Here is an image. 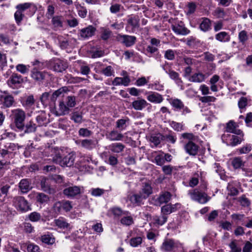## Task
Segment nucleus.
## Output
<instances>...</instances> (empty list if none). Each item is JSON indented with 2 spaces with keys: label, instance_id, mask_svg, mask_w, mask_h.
I'll list each match as a JSON object with an SVG mask.
<instances>
[{
  "label": "nucleus",
  "instance_id": "nucleus-1",
  "mask_svg": "<svg viewBox=\"0 0 252 252\" xmlns=\"http://www.w3.org/2000/svg\"><path fill=\"white\" fill-rule=\"evenodd\" d=\"M153 192L152 188L149 183H143L138 192L129 195L128 197L130 202L135 206L143 204V200L146 199Z\"/></svg>",
  "mask_w": 252,
  "mask_h": 252
},
{
  "label": "nucleus",
  "instance_id": "nucleus-2",
  "mask_svg": "<svg viewBox=\"0 0 252 252\" xmlns=\"http://www.w3.org/2000/svg\"><path fill=\"white\" fill-rule=\"evenodd\" d=\"M76 104V97L74 95H68L65 100L59 101L58 107L55 108L54 113L57 116H64L69 114L70 108L75 107Z\"/></svg>",
  "mask_w": 252,
  "mask_h": 252
},
{
  "label": "nucleus",
  "instance_id": "nucleus-3",
  "mask_svg": "<svg viewBox=\"0 0 252 252\" xmlns=\"http://www.w3.org/2000/svg\"><path fill=\"white\" fill-rule=\"evenodd\" d=\"M10 118L14 126L20 131L25 129V121L26 118V112L22 109L16 108L11 110Z\"/></svg>",
  "mask_w": 252,
  "mask_h": 252
},
{
  "label": "nucleus",
  "instance_id": "nucleus-4",
  "mask_svg": "<svg viewBox=\"0 0 252 252\" xmlns=\"http://www.w3.org/2000/svg\"><path fill=\"white\" fill-rule=\"evenodd\" d=\"M75 155L70 153L62 157L60 154H56L52 158L53 161L62 167H71L74 164Z\"/></svg>",
  "mask_w": 252,
  "mask_h": 252
},
{
  "label": "nucleus",
  "instance_id": "nucleus-5",
  "mask_svg": "<svg viewBox=\"0 0 252 252\" xmlns=\"http://www.w3.org/2000/svg\"><path fill=\"white\" fill-rule=\"evenodd\" d=\"M169 102L172 107L173 110L175 112H180L181 115L187 116L190 115L192 111L180 99L171 98L169 99Z\"/></svg>",
  "mask_w": 252,
  "mask_h": 252
},
{
  "label": "nucleus",
  "instance_id": "nucleus-6",
  "mask_svg": "<svg viewBox=\"0 0 252 252\" xmlns=\"http://www.w3.org/2000/svg\"><path fill=\"white\" fill-rule=\"evenodd\" d=\"M244 133H242V135L223 133L221 135V138L222 142L226 144L227 146L235 147L239 144H240L241 142L244 140Z\"/></svg>",
  "mask_w": 252,
  "mask_h": 252
},
{
  "label": "nucleus",
  "instance_id": "nucleus-7",
  "mask_svg": "<svg viewBox=\"0 0 252 252\" xmlns=\"http://www.w3.org/2000/svg\"><path fill=\"white\" fill-rule=\"evenodd\" d=\"M12 203L15 208L21 212H26L31 210L29 202L23 196H15L13 198Z\"/></svg>",
  "mask_w": 252,
  "mask_h": 252
},
{
  "label": "nucleus",
  "instance_id": "nucleus-8",
  "mask_svg": "<svg viewBox=\"0 0 252 252\" xmlns=\"http://www.w3.org/2000/svg\"><path fill=\"white\" fill-rule=\"evenodd\" d=\"M189 194L191 200L200 204H205L211 198L206 193L201 191L198 189H195L192 191L189 192Z\"/></svg>",
  "mask_w": 252,
  "mask_h": 252
},
{
  "label": "nucleus",
  "instance_id": "nucleus-9",
  "mask_svg": "<svg viewBox=\"0 0 252 252\" xmlns=\"http://www.w3.org/2000/svg\"><path fill=\"white\" fill-rule=\"evenodd\" d=\"M50 67L55 71L62 72L68 67L67 63L59 58H54L49 62Z\"/></svg>",
  "mask_w": 252,
  "mask_h": 252
},
{
  "label": "nucleus",
  "instance_id": "nucleus-10",
  "mask_svg": "<svg viewBox=\"0 0 252 252\" xmlns=\"http://www.w3.org/2000/svg\"><path fill=\"white\" fill-rule=\"evenodd\" d=\"M71 202L68 200H62L55 202L53 206V211L57 215L61 213L62 210L69 212L72 209Z\"/></svg>",
  "mask_w": 252,
  "mask_h": 252
},
{
  "label": "nucleus",
  "instance_id": "nucleus-11",
  "mask_svg": "<svg viewBox=\"0 0 252 252\" xmlns=\"http://www.w3.org/2000/svg\"><path fill=\"white\" fill-rule=\"evenodd\" d=\"M23 82L22 76L17 73H13L7 80V85L13 89L19 88Z\"/></svg>",
  "mask_w": 252,
  "mask_h": 252
},
{
  "label": "nucleus",
  "instance_id": "nucleus-12",
  "mask_svg": "<svg viewBox=\"0 0 252 252\" xmlns=\"http://www.w3.org/2000/svg\"><path fill=\"white\" fill-rule=\"evenodd\" d=\"M15 100L13 96L7 91L3 92L1 105L4 108H8L15 106Z\"/></svg>",
  "mask_w": 252,
  "mask_h": 252
},
{
  "label": "nucleus",
  "instance_id": "nucleus-13",
  "mask_svg": "<svg viewBox=\"0 0 252 252\" xmlns=\"http://www.w3.org/2000/svg\"><path fill=\"white\" fill-rule=\"evenodd\" d=\"M117 39L126 47H131L136 41V37L133 35L118 34Z\"/></svg>",
  "mask_w": 252,
  "mask_h": 252
},
{
  "label": "nucleus",
  "instance_id": "nucleus-14",
  "mask_svg": "<svg viewBox=\"0 0 252 252\" xmlns=\"http://www.w3.org/2000/svg\"><path fill=\"white\" fill-rule=\"evenodd\" d=\"M224 133L234 134L235 135H242L243 131L238 128V126L233 121H229L226 124Z\"/></svg>",
  "mask_w": 252,
  "mask_h": 252
},
{
  "label": "nucleus",
  "instance_id": "nucleus-15",
  "mask_svg": "<svg viewBox=\"0 0 252 252\" xmlns=\"http://www.w3.org/2000/svg\"><path fill=\"white\" fill-rule=\"evenodd\" d=\"M171 29L178 35H186L190 32V31L185 27L184 24L181 21L179 23L172 24Z\"/></svg>",
  "mask_w": 252,
  "mask_h": 252
},
{
  "label": "nucleus",
  "instance_id": "nucleus-16",
  "mask_svg": "<svg viewBox=\"0 0 252 252\" xmlns=\"http://www.w3.org/2000/svg\"><path fill=\"white\" fill-rule=\"evenodd\" d=\"M186 152L190 156H195L197 155L199 146L193 141H189L184 146Z\"/></svg>",
  "mask_w": 252,
  "mask_h": 252
},
{
  "label": "nucleus",
  "instance_id": "nucleus-17",
  "mask_svg": "<svg viewBox=\"0 0 252 252\" xmlns=\"http://www.w3.org/2000/svg\"><path fill=\"white\" fill-rule=\"evenodd\" d=\"M96 31V28L90 25L80 30V36L83 39H87L93 36Z\"/></svg>",
  "mask_w": 252,
  "mask_h": 252
},
{
  "label": "nucleus",
  "instance_id": "nucleus-18",
  "mask_svg": "<svg viewBox=\"0 0 252 252\" xmlns=\"http://www.w3.org/2000/svg\"><path fill=\"white\" fill-rule=\"evenodd\" d=\"M81 193V188L79 186H71L65 188L63 190V194L68 197H74Z\"/></svg>",
  "mask_w": 252,
  "mask_h": 252
},
{
  "label": "nucleus",
  "instance_id": "nucleus-19",
  "mask_svg": "<svg viewBox=\"0 0 252 252\" xmlns=\"http://www.w3.org/2000/svg\"><path fill=\"white\" fill-rule=\"evenodd\" d=\"M163 69L165 70V72L169 75L170 78L174 80L179 86H182L183 81L179 77L178 73L170 69L168 70L165 66H163Z\"/></svg>",
  "mask_w": 252,
  "mask_h": 252
},
{
  "label": "nucleus",
  "instance_id": "nucleus-20",
  "mask_svg": "<svg viewBox=\"0 0 252 252\" xmlns=\"http://www.w3.org/2000/svg\"><path fill=\"white\" fill-rule=\"evenodd\" d=\"M46 74V72L40 71L35 68H34L31 71V77L37 82H41L43 80Z\"/></svg>",
  "mask_w": 252,
  "mask_h": 252
},
{
  "label": "nucleus",
  "instance_id": "nucleus-21",
  "mask_svg": "<svg viewBox=\"0 0 252 252\" xmlns=\"http://www.w3.org/2000/svg\"><path fill=\"white\" fill-rule=\"evenodd\" d=\"M19 188L22 193H26L32 188L31 183L28 179L21 180L19 183Z\"/></svg>",
  "mask_w": 252,
  "mask_h": 252
},
{
  "label": "nucleus",
  "instance_id": "nucleus-22",
  "mask_svg": "<svg viewBox=\"0 0 252 252\" xmlns=\"http://www.w3.org/2000/svg\"><path fill=\"white\" fill-rule=\"evenodd\" d=\"M69 91L68 88L66 86L60 88L52 94L51 97V101H55L58 97L64 96V94L69 92Z\"/></svg>",
  "mask_w": 252,
  "mask_h": 252
},
{
  "label": "nucleus",
  "instance_id": "nucleus-23",
  "mask_svg": "<svg viewBox=\"0 0 252 252\" xmlns=\"http://www.w3.org/2000/svg\"><path fill=\"white\" fill-rule=\"evenodd\" d=\"M171 194L169 192L166 191L161 193L157 198L156 202L158 205L167 203L171 199Z\"/></svg>",
  "mask_w": 252,
  "mask_h": 252
},
{
  "label": "nucleus",
  "instance_id": "nucleus-24",
  "mask_svg": "<svg viewBox=\"0 0 252 252\" xmlns=\"http://www.w3.org/2000/svg\"><path fill=\"white\" fill-rule=\"evenodd\" d=\"M130 82V79L128 76L124 77H116L112 82L114 86L124 85L127 86Z\"/></svg>",
  "mask_w": 252,
  "mask_h": 252
},
{
  "label": "nucleus",
  "instance_id": "nucleus-25",
  "mask_svg": "<svg viewBox=\"0 0 252 252\" xmlns=\"http://www.w3.org/2000/svg\"><path fill=\"white\" fill-rule=\"evenodd\" d=\"M106 138L110 141H119L124 137L123 135L117 130H113L106 134Z\"/></svg>",
  "mask_w": 252,
  "mask_h": 252
},
{
  "label": "nucleus",
  "instance_id": "nucleus-26",
  "mask_svg": "<svg viewBox=\"0 0 252 252\" xmlns=\"http://www.w3.org/2000/svg\"><path fill=\"white\" fill-rule=\"evenodd\" d=\"M231 164L235 169L242 168L243 171H245V168L243 167L245 162L243 161L241 157H235L230 159Z\"/></svg>",
  "mask_w": 252,
  "mask_h": 252
},
{
  "label": "nucleus",
  "instance_id": "nucleus-27",
  "mask_svg": "<svg viewBox=\"0 0 252 252\" xmlns=\"http://www.w3.org/2000/svg\"><path fill=\"white\" fill-rule=\"evenodd\" d=\"M148 103L144 99L138 98L137 100H134L132 103L133 108L136 110H142L145 108Z\"/></svg>",
  "mask_w": 252,
  "mask_h": 252
},
{
  "label": "nucleus",
  "instance_id": "nucleus-28",
  "mask_svg": "<svg viewBox=\"0 0 252 252\" xmlns=\"http://www.w3.org/2000/svg\"><path fill=\"white\" fill-rule=\"evenodd\" d=\"M54 222L57 226H58L60 228L63 229H70L71 225L69 223H68L66 220L63 217H60L58 219H56L54 220Z\"/></svg>",
  "mask_w": 252,
  "mask_h": 252
},
{
  "label": "nucleus",
  "instance_id": "nucleus-29",
  "mask_svg": "<svg viewBox=\"0 0 252 252\" xmlns=\"http://www.w3.org/2000/svg\"><path fill=\"white\" fill-rule=\"evenodd\" d=\"M238 38L239 42L243 45H245L249 40V33L247 31L243 30L238 33Z\"/></svg>",
  "mask_w": 252,
  "mask_h": 252
},
{
  "label": "nucleus",
  "instance_id": "nucleus-30",
  "mask_svg": "<svg viewBox=\"0 0 252 252\" xmlns=\"http://www.w3.org/2000/svg\"><path fill=\"white\" fill-rule=\"evenodd\" d=\"M199 28L204 32L209 31L211 29V21L207 18H202Z\"/></svg>",
  "mask_w": 252,
  "mask_h": 252
},
{
  "label": "nucleus",
  "instance_id": "nucleus-31",
  "mask_svg": "<svg viewBox=\"0 0 252 252\" xmlns=\"http://www.w3.org/2000/svg\"><path fill=\"white\" fill-rule=\"evenodd\" d=\"M147 99L153 103H161L163 98L161 94L156 93H152L147 96Z\"/></svg>",
  "mask_w": 252,
  "mask_h": 252
},
{
  "label": "nucleus",
  "instance_id": "nucleus-32",
  "mask_svg": "<svg viewBox=\"0 0 252 252\" xmlns=\"http://www.w3.org/2000/svg\"><path fill=\"white\" fill-rule=\"evenodd\" d=\"M125 147V145L121 143H114L109 146V149L115 153H119L123 151Z\"/></svg>",
  "mask_w": 252,
  "mask_h": 252
},
{
  "label": "nucleus",
  "instance_id": "nucleus-33",
  "mask_svg": "<svg viewBox=\"0 0 252 252\" xmlns=\"http://www.w3.org/2000/svg\"><path fill=\"white\" fill-rule=\"evenodd\" d=\"M247 217L243 214L234 213L231 215V218L236 223H240L243 225Z\"/></svg>",
  "mask_w": 252,
  "mask_h": 252
},
{
  "label": "nucleus",
  "instance_id": "nucleus-34",
  "mask_svg": "<svg viewBox=\"0 0 252 252\" xmlns=\"http://www.w3.org/2000/svg\"><path fill=\"white\" fill-rule=\"evenodd\" d=\"M237 201L240 205L244 208L250 207L251 205V200L246 197L245 194H243L237 198Z\"/></svg>",
  "mask_w": 252,
  "mask_h": 252
},
{
  "label": "nucleus",
  "instance_id": "nucleus-35",
  "mask_svg": "<svg viewBox=\"0 0 252 252\" xmlns=\"http://www.w3.org/2000/svg\"><path fill=\"white\" fill-rule=\"evenodd\" d=\"M167 217L162 214L160 216H155L153 218V222L158 225H162L167 221Z\"/></svg>",
  "mask_w": 252,
  "mask_h": 252
},
{
  "label": "nucleus",
  "instance_id": "nucleus-36",
  "mask_svg": "<svg viewBox=\"0 0 252 252\" xmlns=\"http://www.w3.org/2000/svg\"><path fill=\"white\" fill-rule=\"evenodd\" d=\"M216 39L222 42H228L230 40V35L225 32H221L215 36Z\"/></svg>",
  "mask_w": 252,
  "mask_h": 252
},
{
  "label": "nucleus",
  "instance_id": "nucleus-37",
  "mask_svg": "<svg viewBox=\"0 0 252 252\" xmlns=\"http://www.w3.org/2000/svg\"><path fill=\"white\" fill-rule=\"evenodd\" d=\"M129 121L128 118L125 119H119L116 121V127L120 131H123L126 129L127 127L126 123Z\"/></svg>",
  "mask_w": 252,
  "mask_h": 252
},
{
  "label": "nucleus",
  "instance_id": "nucleus-38",
  "mask_svg": "<svg viewBox=\"0 0 252 252\" xmlns=\"http://www.w3.org/2000/svg\"><path fill=\"white\" fill-rule=\"evenodd\" d=\"M205 79V75L202 73H195L189 79L190 82L201 83Z\"/></svg>",
  "mask_w": 252,
  "mask_h": 252
},
{
  "label": "nucleus",
  "instance_id": "nucleus-39",
  "mask_svg": "<svg viewBox=\"0 0 252 252\" xmlns=\"http://www.w3.org/2000/svg\"><path fill=\"white\" fill-rule=\"evenodd\" d=\"M81 145L82 147L91 150L95 147L94 141L92 139H84L81 141Z\"/></svg>",
  "mask_w": 252,
  "mask_h": 252
},
{
  "label": "nucleus",
  "instance_id": "nucleus-40",
  "mask_svg": "<svg viewBox=\"0 0 252 252\" xmlns=\"http://www.w3.org/2000/svg\"><path fill=\"white\" fill-rule=\"evenodd\" d=\"M32 6H34L33 3L32 2H25L23 3H20L16 6V8L22 13L26 10L31 8Z\"/></svg>",
  "mask_w": 252,
  "mask_h": 252
},
{
  "label": "nucleus",
  "instance_id": "nucleus-41",
  "mask_svg": "<svg viewBox=\"0 0 252 252\" xmlns=\"http://www.w3.org/2000/svg\"><path fill=\"white\" fill-rule=\"evenodd\" d=\"M117 1V0H112L110 7V11L111 13L115 14L120 12L121 8L123 7L122 5L116 2Z\"/></svg>",
  "mask_w": 252,
  "mask_h": 252
},
{
  "label": "nucleus",
  "instance_id": "nucleus-42",
  "mask_svg": "<svg viewBox=\"0 0 252 252\" xmlns=\"http://www.w3.org/2000/svg\"><path fill=\"white\" fill-rule=\"evenodd\" d=\"M18 149V144L13 143H6L4 145V148L2 150H6L7 152V155H9L12 151H15Z\"/></svg>",
  "mask_w": 252,
  "mask_h": 252
},
{
  "label": "nucleus",
  "instance_id": "nucleus-43",
  "mask_svg": "<svg viewBox=\"0 0 252 252\" xmlns=\"http://www.w3.org/2000/svg\"><path fill=\"white\" fill-rule=\"evenodd\" d=\"M36 120L39 126H46L49 121L44 115H40L36 117Z\"/></svg>",
  "mask_w": 252,
  "mask_h": 252
},
{
  "label": "nucleus",
  "instance_id": "nucleus-44",
  "mask_svg": "<svg viewBox=\"0 0 252 252\" xmlns=\"http://www.w3.org/2000/svg\"><path fill=\"white\" fill-rule=\"evenodd\" d=\"M127 23L134 29L139 26V19L137 16H131L127 20Z\"/></svg>",
  "mask_w": 252,
  "mask_h": 252
},
{
  "label": "nucleus",
  "instance_id": "nucleus-45",
  "mask_svg": "<svg viewBox=\"0 0 252 252\" xmlns=\"http://www.w3.org/2000/svg\"><path fill=\"white\" fill-rule=\"evenodd\" d=\"M34 102L35 100L33 96L30 95L26 97L25 100L22 102V103L23 106L29 108L34 104Z\"/></svg>",
  "mask_w": 252,
  "mask_h": 252
},
{
  "label": "nucleus",
  "instance_id": "nucleus-46",
  "mask_svg": "<svg viewBox=\"0 0 252 252\" xmlns=\"http://www.w3.org/2000/svg\"><path fill=\"white\" fill-rule=\"evenodd\" d=\"M227 189L228 192V194L230 196H236L239 193V191L237 189L234 187L233 184L231 183L228 184Z\"/></svg>",
  "mask_w": 252,
  "mask_h": 252
},
{
  "label": "nucleus",
  "instance_id": "nucleus-47",
  "mask_svg": "<svg viewBox=\"0 0 252 252\" xmlns=\"http://www.w3.org/2000/svg\"><path fill=\"white\" fill-rule=\"evenodd\" d=\"M36 125L33 122L30 121L26 126L25 125V129L24 130L25 133H31L36 130Z\"/></svg>",
  "mask_w": 252,
  "mask_h": 252
},
{
  "label": "nucleus",
  "instance_id": "nucleus-48",
  "mask_svg": "<svg viewBox=\"0 0 252 252\" xmlns=\"http://www.w3.org/2000/svg\"><path fill=\"white\" fill-rule=\"evenodd\" d=\"M161 137H162V139L166 140L168 142H170L172 144H174L177 140V138L175 134L172 133H169L165 135H160Z\"/></svg>",
  "mask_w": 252,
  "mask_h": 252
},
{
  "label": "nucleus",
  "instance_id": "nucleus-49",
  "mask_svg": "<svg viewBox=\"0 0 252 252\" xmlns=\"http://www.w3.org/2000/svg\"><path fill=\"white\" fill-rule=\"evenodd\" d=\"M49 198L48 195L43 193H37L36 201L39 203L43 204L49 201Z\"/></svg>",
  "mask_w": 252,
  "mask_h": 252
},
{
  "label": "nucleus",
  "instance_id": "nucleus-50",
  "mask_svg": "<svg viewBox=\"0 0 252 252\" xmlns=\"http://www.w3.org/2000/svg\"><path fill=\"white\" fill-rule=\"evenodd\" d=\"M83 117L78 112H74L71 114V120L75 123L80 124L82 122Z\"/></svg>",
  "mask_w": 252,
  "mask_h": 252
},
{
  "label": "nucleus",
  "instance_id": "nucleus-51",
  "mask_svg": "<svg viewBox=\"0 0 252 252\" xmlns=\"http://www.w3.org/2000/svg\"><path fill=\"white\" fill-rule=\"evenodd\" d=\"M28 218L32 222H37L41 220V216L38 212H33L29 215Z\"/></svg>",
  "mask_w": 252,
  "mask_h": 252
},
{
  "label": "nucleus",
  "instance_id": "nucleus-52",
  "mask_svg": "<svg viewBox=\"0 0 252 252\" xmlns=\"http://www.w3.org/2000/svg\"><path fill=\"white\" fill-rule=\"evenodd\" d=\"M170 125L171 127L175 131H181L184 130V126L181 123L172 121L170 122Z\"/></svg>",
  "mask_w": 252,
  "mask_h": 252
},
{
  "label": "nucleus",
  "instance_id": "nucleus-53",
  "mask_svg": "<svg viewBox=\"0 0 252 252\" xmlns=\"http://www.w3.org/2000/svg\"><path fill=\"white\" fill-rule=\"evenodd\" d=\"M133 222V218L131 216L123 217L121 220V223L126 226L131 225Z\"/></svg>",
  "mask_w": 252,
  "mask_h": 252
},
{
  "label": "nucleus",
  "instance_id": "nucleus-54",
  "mask_svg": "<svg viewBox=\"0 0 252 252\" xmlns=\"http://www.w3.org/2000/svg\"><path fill=\"white\" fill-rule=\"evenodd\" d=\"M14 19L16 24L20 25L22 21L24 18V14L17 9L14 15Z\"/></svg>",
  "mask_w": 252,
  "mask_h": 252
},
{
  "label": "nucleus",
  "instance_id": "nucleus-55",
  "mask_svg": "<svg viewBox=\"0 0 252 252\" xmlns=\"http://www.w3.org/2000/svg\"><path fill=\"white\" fill-rule=\"evenodd\" d=\"M41 187L42 189L45 192H47L49 193H52V189L50 188L48 183V180L43 179L41 181Z\"/></svg>",
  "mask_w": 252,
  "mask_h": 252
},
{
  "label": "nucleus",
  "instance_id": "nucleus-56",
  "mask_svg": "<svg viewBox=\"0 0 252 252\" xmlns=\"http://www.w3.org/2000/svg\"><path fill=\"white\" fill-rule=\"evenodd\" d=\"M90 191L92 196L98 197L103 194L105 192V190L100 188H93Z\"/></svg>",
  "mask_w": 252,
  "mask_h": 252
},
{
  "label": "nucleus",
  "instance_id": "nucleus-57",
  "mask_svg": "<svg viewBox=\"0 0 252 252\" xmlns=\"http://www.w3.org/2000/svg\"><path fill=\"white\" fill-rule=\"evenodd\" d=\"M111 32L106 28H102L101 31V38L104 40H107L111 36Z\"/></svg>",
  "mask_w": 252,
  "mask_h": 252
},
{
  "label": "nucleus",
  "instance_id": "nucleus-58",
  "mask_svg": "<svg viewBox=\"0 0 252 252\" xmlns=\"http://www.w3.org/2000/svg\"><path fill=\"white\" fill-rule=\"evenodd\" d=\"M52 22L55 27L61 28L63 27V23L60 16H55L51 18Z\"/></svg>",
  "mask_w": 252,
  "mask_h": 252
},
{
  "label": "nucleus",
  "instance_id": "nucleus-59",
  "mask_svg": "<svg viewBox=\"0 0 252 252\" xmlns=\"http://www.w3.org/2000/svg\"><path fill=\"white\" fill-rule=\"evenodd\" d=\"M174 243L172 240L165 241L163 243L162 247L166 251H171L174 247Z\"/></svg>",
  "mask_w": 252,
  "mask_h": 252
},
{
  "label": "nucleus",
  "instance_id": "nucleus-60",
  "mask_svg": "<svg viewBox=\"0 0 252 252\" xmlns=\"http://www.w3.org/2000/svg\"><path fill=\"white\" fill-rule=\"evenodd\" d=\"M16 68L17 71L24 74L29 71V66H27L23 64H18L16 65Z\"/></svg>",
  "mask_w": 252,
  "mask_h": 252
},
{
  "label": "nucleus",
  "instance_id": "nucleus-61",
  "mask_svg": "<svg viewBox=\"0 0 252 252\" xmlns=\"http://www.w3.org/2000/svg\"><path fill=\"white\" fill-rule=\"evenodd\" d=\"M111 212L115 217H119L122 215L126 214V213L123 212L119 207H113L111 208Z\"/></svg>",
  "mask_w": 252,
  "mask_h": 252
},
{
  "label": "nucleus",
  "instance_id": "nucleus-62",
  "mask_svg": "<svg viewBox=\"0 0 252 252\" xmlns=\"http://www.w3.org/2000/svg\"><path fill=\"white\" fill-rule=\"evenodd\" d=\"M93 133V132L87 128H81L78 131V134L82 137H89Z\"/></svg>",
  "mask_w": 252,
  "mask_h": 252
},
{
  "label": "nucleus",
  "instance_id": "nucleus-63",
  "mask_svg": "<svg viewBox=\"0 0 252 252\" xmlns=\"http://www.w3.org/2000/svg\"><path fill=\"white\" fill-rule=\"evenodd\" d=\"M102 73L106 76H114V71L111 66H107L102 70Z\"/></svg>",
  "mask_w": 252,
  "mask_h": 252
},
{
  "label": "nucleus",
  "instance_id": "nucleus-64",
  "mask_svg": "<svg viewBox=\"0 0 252 252\" xmlns=\"http://www.w3.org/2000/svg\"><path fill=\"white\" fill-rule=\"evenodd\" d=\"M252 145L251 144H247L243 147L239 149L238 150L239 151L240 154H244L249 153L252 150Z\"/></svg>",
  "mask_w": 252,
  "mask_h": 252
}]
</instances>
